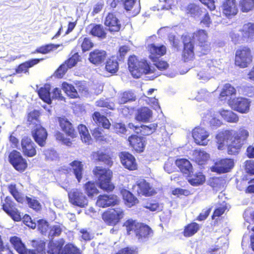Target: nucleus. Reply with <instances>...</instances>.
<instances>
[{
	"label": "nucleus",
	"instance_id": "1a4fd4ad",
	"mask_svg": "<svg viewBox=\"0 0 254 254\" xmlns=\"http://www.w3.org/2000/svg\"><path fill=\"white\" fill-rule=\"evenodd\" d=\"M122 209L116 208L110 209L102 214L103 220L108 225H115L124 217Z\"/></svg>",
	"mask_w": 254,
	"mask_h": 254
},
{
	"label": "nucleus",
	"instance_id": "473e14b6",
	"mask_svg": "<svg viewBox=\"0 0 254 254\" xmlns=\"http://www.w3.org/2000/svg\"><path fill=\"white\" fill-rule=\"evenodd\" d=\"M43 60V59H35L29 60L20 64L18 68L16 69V71L18 73L22 72L26 73L28 72V69L29 68L32 67Z\"/></svg>",
	"mask_w": 254,
	"mask_h": 254
},
{
	"label": "nucleus",
	"instance_id": "603ef678",
	"mask_svg": "<svg viewBox=\"0 0 254 254\" xmlns=\"http://www.w3.org/2000/svg\"><path fill=\"white\" fill-rule=\"evenodd\" d=\"M78 129L82 141L85 143H89L91 139V136L86 127L83 125H80L78 127Z\"/></svg>",
	"mask_w": 254,
	"mask_h": 254
},
{
	"label": "nucleus",
	"instance_id": "338daca9",
	"mask_svg": "<svg viewBox=\"0 0 254 254\" xmlns=\"http://www.w3.org/2000/svg\"><path fill=\"white\" fill-rule=\"evenodd\" d=\"M94 46L93 43L88 38H84L82 41L81 47L82 51L85 52L88 51Z\"/></svg>",
	"mask_w": 254,
	"mask_h": 254
},
{
	"label": "nucleus",
	"instance_id": "b1692460",
	"mask_svg": "<svg viewBox=\"0 0 254 254\" xmlns=\"http://www.w3.org/2000/svg\"><path fill=\"white\" fill-rule=\"evenodd\" d=\"M137 192L139 194L145 195L150 196L154 193V191L149 184L144 180H140L137 182Z\"/></svg>",
	"mask_w": 254,
	"mask_h": 254
},
{
	"label": "nucleus",
	"instance_id": "412c9836",
	"mask_svg": "<svg viewBox=\"0 0 254 254\" xmlns=\"http://www.w3.org/2000/svg\"><path fill=\"white\" fill-rule=\"evenodd\" d=\"M232 133L230 130H225L220 132L216 136V140L217 144V148L219 150H223L226 146L228 147L229 138Z\"/></svg>",
	"mask_w": 254,
	"mask_h": 254
},
{
	"label": "nucleus",
	"instance_id": "c03bdc74",
	"mask_svg": "<svg viewBox=\"0 0 254 254\" xmlns=\"http://www.w3.org/2000/svg\"><path fill=\"white\" fill-rule=\"evenodd\" d=\"M62 88L67 95L71 98H75L78 96L76 89L71 84L64 82L62 84Z\"/></svg>",
	"mask_w": 254,
	"mask_h": 254
},
{
	"label": "nucleus",
	"instance_id": "5fc2aeb1",
	"mask_svg": "<svg viewBox=\"0 0 254 254\" xmlns=\"http://www.w3.org/2000/svg\"><path fill=\"white\" fill-rule=\"evenodd\" d=\"M240 5L244 12H248L254 8V0H241Z\"/></svg>",
	"mask_w": 254,
	"mask_h": 254
},
{
	"label": "nucleus",
	"instance_id": "774afa93",
	"mask_svg": "<svg viewBox=\"0 0 254 254\" xmlns=\"http://www.w3.org/2000/svg\"><path fill=\"white\" fill-rule=\"evenodd\" d=\"M174 160L173 158H170L165 163L164 170L168 173H171L173 172L174 170Z\"/></svg>",
	"mask_w": 254,
	"mask_h": 254
},
{
	"label": "nucleus",
	"instance_id": "6ab92c4d",
	"mask_svg": "<svg viewBox=\"0 0 254 254\" xmlns=\"http://www.w3.org/2000/svg\"><path fill=\"white\" fill-rule=\"evenodd\" d=\"M120 159L123 165L130 170H134L137 168V165L134 157L128 152H122Z\"/></svg>",
	"mask_w": 254,
	"mask_h": 254
},
{
	"label": "nucleus",
	"instance_id": "4468645a",
	"mask_svg": "<svg viewBox=\"0 0 254 254\" xmlns=\"http://www.w3.org/2000/svg\"><path fill=\"white\" fill-rule=\"evenodd\" d=\"M32 134L35 141L39 145L43 147L45 145L47 132L41 125H38V126L34 127V128L32 129Z\"/></svg>",
	"mask_w": 254,
	"mask_h": 254
},
{
	"label": "nucleus",
	"instance_id": "f257e3e1",
	"mask_svg": "<svg viewBox=\"0 0 254 254\" xmlns=\"http://www.w3.org/2000/svg\"><path fill=\"white\" fill-rule=\"evenodd\" d=\"M207 35L205 31L199 30L193 34L183 36L184 50L183 57L185 62L191 60L194 57V42L197 41L198 50L202 54H206L210 50V43L207 41Z\"/></svg>",
	"mask_w": 254,
	"mask_h": 254
},
{
	"label": "nucleus",
	"instance_id": "4d7b16f0",
	"mask_svg": "<svg viewBox=\"0 0 254 254\" xmlns=\"http://www.w3.org/2000/svg\"><path fill=\"white\" fill-rule=\"evenodd\" d=\"M25 199L26 200L29 206L31 208L38 211L41 209V205L40 202L34 197H29L26 196Z\"/></svg>",
	"mask_w": 254,
	"mask_h": 254
},
{
	"label": "nucleus",
	"instance_id": "0eeeda50",
	"mask_svg": "<svg viewBox=\"0 0 254 254\" xmlns=\"http://www.w3.org/2000/svg\"><path fill=\"white\" fill-rule=\"evenodd\" d=\"M1 203L3 210L9 215L11 218L16 221L21 220L20 213L15 208V203L9 196H6L4 200L1 199Z\"/></svg>",
	"mask_w": 254,
	"mask_h": 254
},
{
	"label": "nucleus",
	"instance_id": "c9c22d12",
	"mask_svg": "<svg viewBox=\"0 0 254 254\" xmlns=\"http://www.w3.org/2000/svg\"><path fill=\"white\" fill-rule=\"evenodd\" d=\"M92 118L94 122L97 126L101 125L105 128H109L110 127V123L109 120L103 115H101L99 112H95L93 115Z\"/></svg>",
	"mask_w": 254,
	"mask_h": 254
},
{
	"label": "nucleus",
	"instance_id": "39448f33",
	"mask_svg": "<svg viewBox=\"0 0 254 254\" xmlns=\"http://www.w3.org/2000/svg\"><path fill=\"white\" fill-rule=\"evenodd\" d=\"M93 173L98 179L101 189L106 191H112L114 189V186L111 183L112 172L110 170L98 166L93 170Z\"/></svg>",
	"mask_w": 254,
	"mask_h": 254
},
{
	"label": "nucleus",
	"instance_id": "aec40b11",
	"mask_svg": "<svg viewBox=\"0 0 254 254\" xmlns=\"http://www.w3.org/2000/svg\"><path fill=\"white\" fill-rule=\"evenodd\" d=\"M148 50L150 52L149 58L153 61H155L156 59L164 55L166 53V48L164 45L151 44L148 46Z\"/></svg>",
	"mask_w": 254,
	"mask_h": 254
},
{
	"label": "nucleus",
	"instance_id": "864d4df0",
	"mask_svg": "<svg viewBox=\"0 0 254 254\" xmlns=\"http://www.w3.org/2000/svg\"><path fill=\"white\" fill-rule=\"evenodd\" d=\"M84 190L89 197H92L94 195L98 193V190L94 183L88 182L84 185Z\"/></svg>",
	"mask_w": 254,
	"mask_h": 254
},
{
	"label": "nucleus",
	"instance_id": "49530a36",
	"mask_svg": "<svg viewBox=\"0 0 254 254\" xmlns=\"http://www.w3.org/2000/svg\"><path fill=\"white\" fill-rule=\"evenodd\" d=\"M125 225L129 235L132 233L136 234V230H138V229L140 227V223L135 220H128L125 222Z\"/></svg>",
	"mask_w": 254,
	"mask_h": 254
},
{
	"label": "nucleus",
	"instance_id": "9d476101",
	"mask_svg": "<svg viewBox=\"0 0 254 254\" xmlns=\"http://www.w3.org/2000/svg\"><path fill=\"white\" fill-rule=\"evenodd\" d=\"M251 101L245 98H237L230 101L229 104L234 110L241 113H247L250 109Z\"/></svg>",
	"mask_w": 254,
	"mask_h": 254
},
{
	"label": "nucleus",
	"instance_id": "e433bc0d",
	"mask_svg": "<svg viewBox=\"0 0 254 254\" xmlns=\"http://www.w3.org/2000/svg\"><path fill=\"white\" fill-rule=\"evenodd\" d=\"M157 127V125L155 123L150 124L148 126L143 125L140 127L135 128L136 132L141 133L143 135H149L155 131Z\"/></svg>",
	"mask_w": 254,
	"mask_h": 254
},
{
	"label": "nucleus",
	"instance_id": "4be33fe9",
	"mask_svg": "<svg viewBox=\"0 0 254 254\" xmlns=\"http://www.w3.org/2000/svg\"><path fill=\"white\" fill-rule=\"evenodd\" d=\"M222 10L223 13L227 17L236 15L238 12L236 0L224 1L222 5Z\"/></svg>",
	"mask_w": 254,
	"mask_h": 254
},
{
	"label": "nucleus",
	"instance_id": "8fccbe9b",
	"mask_svg": "<svg viewBox=\"0 0 254 254\" xmlns=\"http://www.w3.org/2000/svg\"><path fill=\"white\" fill-rule=\"evenodd\" d=\"M199 229V226L196 223H191L188 225L184 231L185 237H190L193 235Z\"/></svg>",
	"mask_w": 254,
	"mask_h": 254
},
{
	"label": "nucleus",
	"instance_id": "5701e85b",
	"mask_svg": "<svg viewBox=\"0 0 254 254\" xmlns=\"http://www.w3.org/2000/svg\"><path fill=\"white\" fill-rule=\"evenodd\" d=\"M106 56L104 50L96 49L90 53L89 60L94 64H99L105 61Z\"/></svg>",
	"mask_w": 254,
	"mask_h": 254
},
{
	"label": "nucleus",
	"instance_id": "f704fd0d",
	"mask_svg": "<svg viewBox=\"0 0 254 254\" xmlns=\"http://www.w3.org/2000/svg\"><path fill=\"white\" fill-rule=\"evenodd\" d=\"M152 233L151 229L146 225H144L140 223V227L136 230L135 236L140 241H143L147 238Z\"/></svg>",
	"mask_w": 254,
	"mask_h": 254
},
{
	"label": "nucleus",
	"instance_id": "a19ab883",
	"mask_svg": "<svg viewBox=\"0 0 254 254\" xmlns=\"http://www.w3.org/2000/svg\"><path fill=\"white\" fill-rule=\"evenodd\" d=\"M105 68L106 71L111 73H115L119 69V64L117 59L112 57L107 60L106 63Z\"/></svg>",
	"mask_w": 254,
	"mask_h": 254
},
{
	"label": "nucleus",
	"instance_id": "bb28decb",
	"mask_svg": "<svg viewBox=\"0 0 254 254\" xmlns=\"http://www.w3.org/2000/svg\"><path fill=\"white\" fill-rule=\"evenodd\" d=\"M128 140L130 145L137 152L143 151L144 148V142L141 137L133 135L129 137Z\"/></svg>",
	"mask_w": 254,
	"mask_h": 254
},
{
	"label": "nucleus",
	"instance_id": "cd10ccee",
	"mask_svg": "<svg viewBox=\"0 0 254 254\" xmlns=\"http://www.w3.org/2000/svg\"><path fill=\"white\" fill-rule=\"evenodd\" d=\"M70 166L76 179L80 182L82 178L84 164L81 161L75 160L70 163Z\"/></svg>",
	"mask_w": 254,
	"mask_h": 254
},
{
	"label": "nucleus",
	"instance_id": "ea45409f",
	"mask_svg": "<svg viewBox=\"0 0 254 254\" xmlns=\"http://www.w3.org/2000/svg\"><path fill=\"white\" fill-rule=\"evenodd\" d=\"M189 182L192 186H196L202 184L205 178L204 176L201 173L193 174L191 173L190 176H188Z\"/></svg>",
	"mask_w": 254,
	"mask_h": 254
},
{
	"label": "nucleus",
	"instance_id": "7c9ffc66",
	"mask_svg": "<svg viewBox=\"0 0 254 254\" xmlns=\"http://www.w3.org/2000/svg\"><path fill=\"white\" fill-rule=\"evenodd\" d=\"M64 244L63 240H61L59 241L53 242H49L48 248L47 253L48 254H60L61 253V249Z\"/></svg>",
	"mask_w": 254,
	"mask_h": 254
},
{
	"label": "nucleus",
	"instance_id": "de8ad7c7",
	"mask_svg": "<svg viewBox=\"0 0 254 254\" xmlns=\"http://www.w3.org/2000/svg\"><path fill=\"white\" fill-rule=\"evenodd\" d=\"M203 120L208 122L210 126L218 127L221 126L222 122L219 119H216L214 115L210 111H208L204 117H203Z\"/></svg>",
	"mask_w": 254,
	"mask_h": 254
},
{
	"label": "nucleus",
	"instance_id": "13d9d810",
	"mask_svg": "<svg viewBox=\"0 0 254 254\" xmlns=\"http://www.w3.org/2000/svg\"><path fill=\"white\" fill-rule=\"evenodd\" d=\"M123 196L127 204L128 205L129 207L133 205L137 201V199L133 194L128 191H125Z\"/></svg>",
	"mask_w": 254,
	"mask_h": 254
},
{
	"label": "nucleus",
	"instance_id": "052dcab7",
	"mask_svg": "<svg viewBox=\"0 0 254 254\" xmlns=\"http://www.w3.org/2000/svg\"><path fill=\"white\" fill-rule=\"evenodd\" d=\"M79 57L78 53H75L71 57L66 61L64 64H66V67L68 68H71L76 65L79 61Z\"/></svg>",
	"mask_w": 254,
	"mask_h": 254
},
{
	"label": "nucleus",
	"instance_id": "f3484780",
	"mask_svg": "<svg viewBox=\"0 0 254 254\" xmlns=\"http://www.w3.org/2000/svg\"><path fill=\"white\" fill-rule=\"evenodd\" d=\"M21 147L24 154L28 157H33L36 154L35 145L31 138L25 136L21 140Z\"/></svg>",
	"mask_w": 254,
	"mask_h": 254
},
{
	"label": "nucleus",
	"instance_id": "9b49d317",
	"mask_svg": "<svg viewBox=\"0 0 254 254\" xmlns=\"http://www.w3.org/2000/svg\"><path fill=\"white\" fill-rule=\"evenodd\" d=\"M10 163L18 171H23L27 168L26 161L23 158L20 152L14 150L9 155Z\"/></svg>",
	"mask_w": 254,
	"mask_h": 254
},
{
	"label": "nucleus",
	"instance_id": "6e6552de",
	"mask_svg": "<svg viewBox=\"0 0 254 254\" xmlns=\"http://www.w3.org/2000/svg\"><path fill=\"white\" fill-rule=\"evenodd\" d=\"M69 202L73 205L85 207L88 203V200L85 194L77 189H73L68 193Z\"/></svg>",
	"mask_w": 254,
	"mask_h": 254
},
{
	"label": "nucleus",
	"instance_id": "72a5a7b5",
	"mask_svg": "<svg viewBox=\"0 0 254 254\" xmlns=\"http://www.w3.org/2000/svg\"><path fill=\"white\" fill-rule=\"evenodd\" d=\"M152 111L147 107H143L138 110L136 119L139 121L147 122L152 118Z\"/></svg>",
	"mask_w": 254,
	"mask_h": 254
},
{
	"label": "nucleus",
	"instance_id": "680f3d73",
	"mask_svg": "<svg viewBox=\"0 0 254 254\" xmlns=\"http://www.w3.org/2000/svg\"><path fill=\"white\" fill-rule=\"evenodd\" d=\"M211 95V92L207 91L205 89H202L198 91V94L196 96L195 99L198 101L206 100L209 98Z\"/></svg>",
	"mask_w": 254,
	"mask_h": 254
},
{
	"label": "nucleus",
	"instance_id": "3c124183",
	"mask_svg": "<svg viewBox=\"0 0 254 254\" xmlns=\"http://www.w3.org/2000/svg\"><path fill=\"white\" fill-rule=\"evenodd\" d=\"M242 32L245 38H252L254 36V24L248 23L244 24Z\"/></svg>",
	"mask_w": 254,
	"mask_h": 254
},
{
	"label": "nucleus",
	"instance_id": "6e6d98bb",
	"mask_svg": "<svg viewBox=\"0 0 254 254\" xmlns=\"http://www.w3.org/2000/svg\"><path fill=\"white\" fill-rule=\"evenodd\" d=\"M61 254H81V253L76 246L71 244H68L62 250Z\"/></svg>",
	"mask_w": 254,
	"mask_h": 254
},
{
	"label": "nucleus",
	"instance_id": "09e8293b",
	"mask_svg": "<svg viewBox=\"0 0 254 254\" xmlns=\"http://www.w3.org/2000/svg\"><path fill=\"white\" fill-rule=\"evenodd\" d=\"M135 96L131 91L125 92L119 97L118 102L120 104H123L127 102L135 101Z\"/></svg>",
	"mask_w": 254,
	"mask_h": 254
},
{
	"label": "nucleus",
	"instance_id": "7ed1b4c3",
	"mask_svg": "<svg viewBox=\"0 0 254 254\" xmlns=\"http://www.w3.org/2000/svg\"><path fill=\"white\" fill-rule=\"evenodd\" d=\"M10 242L14 249L20 254H46L45 251V242L41 240L32 241V246L35 248L34 250H27L21 240L17 237L10 238Z\"/></svg>",
	"mask_w": 254,
	"mask_h": 254
},
{
	"label": "nucleus",
	"instance_id": "c85d7f7f",
	"mask_svg": "<svg viewBox=\"0 0 254 254\" xmlns=\"http://www.w3.org/2000/svg\"><path fill=\"white\" fill-rule=\"evenodd\" d=\"M175 164L179 168L181 171L186 174L187 176H190L192 173V166L188 160L185 159H178L176 161Z\"/></svg>",
	"mask_w": 254,
	"mask_h": 254
},
{
	"label": "nucleus",
	"instance_id": "423d86ee",
	"mask_svg": "<svg viewBox=\"0 0 254 254\" xmlns=\"http://www.w3.org/2000/svg\"><path fill=\"white\" fill-rule=\"evenodd\" d=\"M253 55L250 48L243 47L236 52L235 64L240 68L248 67L252 62Z\"/></svg>",
	"mask_w": 254,
	"mask_h": 254
},
{
	"label": "nucleus",
	"instance_id": "37998d69",
	"mask_svg": "<svg viewBox=\"0 0 254 254\" xmlns=\"http://www.w3.org/2000/svg\"><path fill=\"white\" fill-rule=\"evenodd\" d=\"M40 113L39 111L34 110L29 113L27 116V122L29 125H32L34 127L40 125L39 121Z\"/></svg>",
	"mask_w": 254,
	"mask_h": 254
},
{
	"label": "nucleus",
	"instance_id": "79ce46f5",
	"mask_svg": "<svg viewBox=\"0 0 254 254\" xmlns=\"http://www.w3.org/2000/svg\"><path fill=\"white\" fill-rule=\"evenodd\" d=\"M9 192L18 202L23 203L25 201L24 196L18 190L16 185L10 184L8 186Z\"/></svg>",
	"mask_w": 254,
	"mask_h": 254
},
{
	"label": "nucleus",
	"instance_id": "2eb2a0df",
	"mask_svg": "<svg viewBox=\"0 0 254 254\" xmlns=\"http://www.w3.org/2000/svg\"><path fill=\"white\" fill-rule=\"evenodd\" d=\"M232 135L229 138L228 144V153L229 154H235L238 152V150L244 144L241 139L238 138V135L235 133V131H231Z\"/></svg>",
	"mask_w": 254,
	"mask_h": 254
},
{
	"label": "nucleus",
	"instance_id": "a211bd4d",
	"mask_svg": "<svg viewBox=\"0 0 254 254\" xmlns=\"http://www.w3.org/2000/svg\"><path fill=\"white\" fill-rule=\"evenodd\" d=\"M118 198L116 195H100L98 196L96 204L101 207H107L111 205H115L118 203Z\"/></svg>",
	"mask_w": 254,
	"mask_h": 254
},
{
	"label": "nucleus",
	"instance_id": "2f4dec72",
	"mask_svg": "<svg viewBox=\"0 0 254 254\" xmlns=\"http://www.w3.org/2000/svg\"><path fill=\"white\" fill-rule=\"evenodd\" d=\"M236 89L230 84H226L223 87L222 90L220 94V99L221 100H225L228 99L229 102L231 101L230 97L236 93Z\"/></svg>",
	"mask_w": 254,
	"mask_h": 254
},
{
	"label": "nucleus",
	"instance_id": "dca6fc26",
	"mask_svg": "<svg viewBox=\"0 0 254 254\" xmlns=\"http://www.w3.org/2000/svg\"><path fill=\"white\" fill-rule=\"evenodd\" d=\"M104 24L111 32H118L121 29L120 21L116 15L112 13H109L106 17Z\"/></svg>",
	"mask_w": 254,
	"mask_h": 254
},
{
	"label": "nucleus",
	"instance_id": "f8f14e48",
	"mask_svg": "<svg viewBox=\"0 0 254 254\" xmlns=\"http://www.w3.org/2000/svg\"><path fill=\"white\" fill-rule=\"evenodd\" d=\"M192 135L197 144L205 146L208 144L209 133L204 128L195 127L192 130Z\"/></svg>",
	"mask_w": 254,
	"mask_h": 254
},
{
	"label": "nucleus",
	"instance_id": "20e7f679",
	"mask_svg": "<svg viewBox=\"0 0 254 254\" xmlns=\"http://www.w3.org/2000/svg\"><path fill=\"white\" fill-rule=\"evenodd\" d=\"M202 67L203 68L198 71L197 76L198 79L203 81L209 80L221 70L219 61L216 60H207Z\"/></svg>",
	"mask_w": 254,
	"mask_h": 254
},
{
	"label": "nucleus",
	"instance_id": "4c0bfd02",
	"mask_svg": "<svg viewBox=\"0 0 254 254\" xmlns=\"http://www.w3.org/2000/svg\"><path fill=\"white\" fill-rule=\"evenodd\" d=\"M219 113L223 119L228 122L237 123L239 121L238 116L231 110H221Z\"/></svg>",
	"mask_w": 254,
	"mask_h": 254
},
{
	"label": "nucleus",
	"instance_id": "0e129e2a",
	"mask_svg": "<svg viewBox=\"0 0 254 254\" xmlns=\"http://www.w3.org/2000/svg\"><path fill=\"white\" fill-rule=\"evenodd\" d=\"M62 231V228L59 224L53 225L50 231L49 236L53 237L58 236L60 235Z\"/></svg>",
	"mask_w": 254,
	"mask_h": 254
},
{
	"label": "nucleus",
	"instance_id": "e2e57ef3",
	"mask_svg": "<svg viewBox=\"0 0 254 254\" xmlns=\"http://www.w3.org/2000/svg\"><path fill=\"white\" fill-rule=\"evenodd\" d=\"M103 129L101 127L93 128V136L98 140L106 141V138L103 135Z\"/></svg>",
	"mask_w": 254,
	"mask_h": 254
},
{
	"label": "nucleus",
	"instance_id": "c756f323",
	"mask_svg": "<svg viewBox=\"0 0 254 254\" xmlns=\"http://www.w3.org/2000/svg\"><path fill=\"white\" fill-rule=\"evenodd\" d=\"M193 159L199 165H202L208 160L209 155L204 150H195L192 154Z\"/></svg>",
	"mask_w": 254,
	"mask_h": 254
},
{
	"label": "nucleus",
	"instance_id": "bf43d9fd",
	"mask_svg": "<svg viewBox=\"0 0 254 254\" xmlns=\"http://www.w3.org/2000/svg\"><path fill=\"white\" fill-rule=\"evenodd\" d=\"M59 47V45L48 44L44 46L40 47L37 48L34 53L47 54L53 50V49H57Z\"/></svg>",
	"mask_w": 254,
	"mask_h": 254
},
{
	"label": "nucleus",
	"instance_id": "a878e982",
	"mask_svg": "<svg viewBox=\"0 0 254 254\" xmlns=\"http://www.w3.org/2000/svg\"><path fill=\"white\" fill-rule=\"evenodd\" d=\"M59 122L60 125L65 133L73 138L76 136V133L73 128L71 124L65 118H59Z\"/></svg>",
	"mask_w": 254,
	"mask_h": 254
},
{
	"label": "nucleus",
	"instance_id": "69168bd1",
	"mask_svg": "<svg viewBox=\"0 0 254 254\" xmlns=\"http://www.w3.org/2000/svg\"><path fill=\"white\" fill-rule=\"evenodd\" d=\"M228 209L226 203H223V204L219 207H217L214 211L212 218L214 219L215 217H219L222 215L225 211Z\"/></svg>",
	"mask_w": 254,
	"mask_h": 254
},
{
	"label": "nucleus",
	"instance_id": "58836bf2",
	"mask_svg": "<svg viewBox=\"0 0 254 254\" xmlns=\"http://www.w3.org/2000/svg\"><path fill=\"white\" fill-rule=\"evenodd\" d=\"M50 91V86L45 85L38 90V95L40 98L46 103L50 104L52 102Z\"/></svg>",
	"mask_w": 254,
	"mask_h": 254
},
{
	"label": "nucleus",
	"instance_id": "f03ea898",
	"mask_svg": "<svg viewBox=\"0 0 254 254\" xmlns=\"http://www.w3.org/2000/svg\"><path fill=\"white\" fill-rule=\"evenodd\" d=\"M128 69L132 75L135 78H139L142 74H151L150 79H153L160 75V73L155 69L154 66H150L146 61L141 60L139 61L134 56L129 57L128 60Z\"/></svg>",
	"mask_w": 254,
	"mask_h": 254
},
{
	"label": "nucleus",
	"instance_id": "a18cd8bd",
	"mask_svg": "<svg viewBox=\"0 0 254 254\" xmlns=\"http://www.w3.org/2000/svg\"><path fill=\"white\" fill-rule=\"evenodd\" d=\"M92 156L93 158L95 160L104 162L110 166L112 165V162L109 156L102 151L94 152L93 153Z\"/></svg>",
	"mask_w": 254,
	"mask_h": 254
},
{
	"label": "nucleus",
	"instance_id": "ddd939ff",
	"mask_svg": "<svg viewBox=\"0 0 254 254\" xmlns=\"http://www.w3.org/2000/svg\"><path fill=\"white\" fill-rule=\"evenodd\" d=\"M234 163L232 159H224L217 161L211 167V171L218 173L229 172L234 166Z\"/></svg>",
	"mask_w": 254,
	"mask_h": 254
},
{
	"label": "nucleus",
	"instance_id": "393cba45",
	"mask_svg": "<svg viewBox=\"0 0 254 254\" xmlns=\"http://www.w3.org/2000/svg\"><path fill=\"white\" fill-rule=\"evenodd\" d=\"M89 33L94 36L101 39L106 37V32L103 25L100 24H90L87 28Z\"/></svg>",
	"mask_w": 254,
	"mask_h": 254
}]
</instances>
